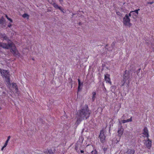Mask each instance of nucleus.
<instances>
[{"label": "nucleus", "instance_id": "obj_24", "mask_svg": "<svg viewBox=\"0 0 154 154\" xmlns=\"http://www.w3.org/2000/svg\"><path fill=\"white\" fill-rule=\"evenodd\" d=\"M116 14L117 15H119V16H121V14L119 12H116Z\"/></svg>", "mask_w": 154, "mask_h": 154}, {"label": "nucleus", "instance_id": "obj_39", "mask_svg": "<svg viewBox=\"0 0 154 154\" xmlns=\"http://www.w3.org/2000/svg\"><path fill=\"white\" fill-rule=\"evenodd\" d=\"M80 23H79V25H80Z\"/></svg>", "mask_w": 154, "mask_h": 154}, {"label": "nucleus", "instance_id": "obj_17", "mask_svg": "<svg viewBox=\"0 0 154 154\" xmlns=\"http://www.w3.org/2000/svg\"><path fill=\"white\" fill-rule=\"evenodd\" d=\"M53 6L56 9H58L59 7L57 4L54 2L53 4Z\"/></svg>", "mask_w": 154, "mask_h": 154}, {"label": "nucleus", "instance_id": "obj_15", "mask_svg": "<svg viewBox=\"0 0 154 154\" xmlns=\"http://www.w3.org/2000/svg\"><path fill=\"white\" fill-rule=\"evenodd\" d=\"M132 117H131L130 119L127 120H122V123L124 124L126 122H131L132 121Z\"/></svg>", "mask_w": 154, "mask_h": 154}, {"label": "nucleus", "instance_id": "obj_36", "mask_svg": "<svg viewBox=\"0 0 154 154\" xmlns=\"http://www.w3.org/2000/svg\"><path fill=\"white\" fill-rule=\"evenodd\" d=\"M104 151H105V150H106V149H105V148L104 149Z\"/></svg>", "mask_w": 154, "mask_h": 154}, {"label": "nucleus", "instance_id": "obj_8", "mask_svg": "<svg viewBox=\"0 0 154 154\" xmlns=\"http://www.w3.org/2000/svg\"><path fill=\"white\" fill-rule=\"evenodd\" d=\"M110 76V75L108 74H105L104 75V79L106 83H108L111 85H112V82Z\"/></svg>", "mask_w": 154, "mask_h": 154}, {"label": "nucleus", "instance_id": "obj_3", "mask_svg": "<svg viewBox=\"0 0 154 154\" xmlns=\"http://www.w3.org/2000/svg\"><path fill=\"white\" fill-rule=\"evenodd\" d=\"M130 81V73L128 71L125 70L123 75V79L122 81V84L121 87L124 86L125 84L128 85Z\"/></svg>", "mask_w": 154, "mask_h": 154}, {"label": "nucleus", "instance_id": "obj_12", "mask_svg": "<svg viewBox=\"0 0 154 154\" xmlns=\"http://www.w3.org/2000/svg\"><path fill=\"white\" fill-rule=\"evenodd\" d=\"M139 9H137L135 10L134 11H130V13H129V15L130 17H131V15L133 13H135V14L134 15V16H135V17H136L138 15V11L140 10Z\"/></svg>", "mask_w": 154, "mask_h": 154}, {"label": "nucleus", "instance_id": "obj_29", "mask_svg": "<svg viewBox=\"0 0 154 154\" xmlns=\"http://www.w3.org/2000/svg\"><path fill=\"white\" fill-rule=\"evenodd\" d=\"M8 143H5L4 145V147H5L7 145Z\"/></svg>", "mask_w": 154, "mask_h": 154}, {"label": "nucleus", "instance_id": "obj_28", "mask_svg": "<svg viewBox=\"0 0 154 154\" xmlns=\"http://www.w3.org/2000/svg\"><path fill=\"white\" fill-rule=\"evenodd\" d=\"M135 13H133L131 15V16H132L133 17H135V16H134V15L135 14Z\"/></svg>", "mask_w": 154, "mask_h": 154}, {"label": "nucleus", "instance_id": "obj_7", "mask_svg": "<svg viewBox=\"0 0 154 154\" xmlns=\"http://www.w3.org/2000/svg\"><path fill=\"white\" fill-rule=\"evenodd\" d=\"M147 139L144 140V144L148 149H150L152 146V140H150L149 137Z\"/></svg>", "mask_w": 154, "mask_h": 154}, {"label": "nucleus", "instance_id": "obj_33", "mask_svg": "<svg viewBox=\"0 0 154 154\" xmlns=\"http://www.w3.org/2000/svg\"><path fill=\"white\" fill-rule=\"evenodd\" d=\"M80 152H81V153H84V151H83V150H81L80 151Z\"/></svg>", "mask_w": 154, "mask_h": 154}, {"label": "nucleus", "instance_id": "obj_10", "mask_svg": "<svg viewBox=\"0 0 154 154\" xmlns=\"http://www.w3.org/2000/svg\"><path fill=\"white\" fill-rule=\"evenodd\" d=\"M124 129L122 128V126H121L120 127L118 128V136L121 137L123 133Z\"/></svg>", "mask_w": 154, "mask_h": 154}, {"label": "nucleus", "instance_id": "obj_31", "mask_svg": "<svg viewBox=\"0 0 154 154\" xmlns=\"http://www.w3.org/2000/svg\"><path fill=\"white\" fill-rule=\"evenodd\" d=\"M11 26H12V25L11 24H9L8 25V27H10V28L11 27Z\"/></svg>", "mask_w": 154, "mask_h": 154}, {"label": "nucleus", "instance_id": "obj_4", "mask_svg": "<svg viewBox=\"0 0 154 154\" xmlns=\"http://www.w3.org/2000/svg\"><path fill=\"white\" fill-rule=\"evenodd\" d=\"M2 75L3 77L5 78V81L8 86H10L11 84L10 82V75L9 72L7 70H3L1 72Z\"/></svg>", "mask_w": 154, "mask_h": 154}, {"label": "nucleus", "instance_id": "obj_2", "mask_svg": "<svg viewBox=\"0 0 154 154\" xmlns=\"http://www.w3.org/2000/svg\"><path fill=\"white\" fill-rule=\"evenodd\" d=\"M90 112L87 106L85 109L83 108L80 110L77 113V115L82 119L85 118L87 119L90 116Z\"/></svg>", "mask_w": 154, "mask_h": 154}, {"label": "nucleus", "instance_id": "obj_14", "mask_svg": "<svg viewBox=\"0 0 154 154\" xmlns=\"http://www.w3.org/2000/svg\"><path fill=\"white\" fill-rule=\"evenodd\" d=\"M78 91L79 92L81 89V88H80V87L81 85H82L83 83H82L81 84V83L80 79H78Z\"/></svg>", "mask_w": 154, "mask_h": 154}, {"label": "nucleus", "instance_id": "obj_1", "mask_svg": "<svg viewBox=\"0 0 154 154\" xmlns=\"http://www.w3.org/2000/svg\"><path fill=\"white\" fill-rule=\"evenodd\" d=\"M0 46L6 49L10 48L11 51L14 56H19V54L17 50L15 44L10 39H8L7 44L0 42Z\"/></svg>", "mask_w": 154, "mask_h": 154}, {"label": "nucleus", "instance_id": "obj_23", "mask_svg": "<svg viewBox=\"0 0 154 154\" xmlns=\"http://www.w3.org/2000/svg\"><path fill=\"white\" fill-rule=\"evenodd\" d=\"M5 34H2L1 33H0V38H2L4 36V35Z\"/></svg>", "mask_w": 154, "mask_h": 154}, {"label": "nucleus", "instance_id": "obj_37", "mask_svg": "<svg viewBox=\"0 0 154 154\" xmlns=\"http://www.w3.org/2000/svg\"><path fill=\"white\" fill-rule=\"evenodd\" d=\"M93 152V151H92L91 152V153H92Z\"/></svg>", "mask_w": 154, "mask_h": 154}, {"label": "nucleus", "instance_id": "obj_20", "mask_svg": "<svg viewBox=\"0 0 154 154\" xmlns=\"http://www.w3.org/2000/svg\"><path fill=\"white\" fill-rule=\"evenodd\" d=\"M3 19L4 18L3 17H2L1 19H0V24H2L3 23Z\"/></svg>", "mask_w": 154, "mask_h": 154}, {"label": "nucleus", "instance_id": "obj_35", "mask_svg": "<svg viewBox=\"0 0 154 154\" xmlns=\"http://www.w3.org/2000/svg\"><path fill=\"white\" fill-rule=\"evenodd\" d=\"M5 147H4V146L2 148V150Z\"/></svg>", "mask_w": 154, "mask_h": 154}, {"label": "nucleus", "instance_id": "obj_5", "mask_svg": "<svg viewBox=\"0 0 154 154\" xmlns=\"http://www.w3.org/2000/svg\"><path fill=\"white\" fill-rule=\"evenodd\" d=\"M130 17L128 14H126L123 19V23L125 26H128L129 27L131 26V23H130V19L129 18Z\"/></svg>", "mask_w": 154, "mask_h": 154}, {"label": "nucleus", "instance_id": "obj_30", "mask_svg": "<svg viewBox=\"0 0 154 154\" xmlns=\"http://www.w3.org/2000/svg\"><path fill=\"white\" fill-rule=\"evenodd\" d=\"M60 4H62L63 2V0H59Z\"/></svg>", "mask_w": 154, "mask_h": 154}, {"label": "nucleus", "instance_id": "obj_32", "mask_svg": "<svg viewBox=\"0 0 154 154\" xmlns=\"http://www.w3.org/2000/svg\"><path fill=\"white\" fill-rule=\"evenodd\" d=\"M11 138V136H8V139H7V140H9V139H10V138Z\"/></svg>", "mask_w": 154, "mask_h": 154}, {"label": "nucleus", "instance_id": "obj_18", "mask_svg": "<svg viewBox=\"0 0 154 154\" xmlns=\"http://www.w3.org/2000/svg\"><path fill=\"white\" fill-rule=\"evenodd\" d=\"M12 86L14 87V88H16V89H17V85L16 83H12L11 84Z\"/></svg>", "mask_w": 154, "mask_h": 154}, {"label": "nucleus", "instance_id": "obj_9", "mask_svg": "<svg viewBox=\"0 0 154 154\" xmlns=\"http://www.w3.org/2000/svg\"><path fill=\"white\" fill-rule=\"evenodd\" d=\"M55 151V148H54L52 150L51 149H47L44 152L46 154H54Z\"/></svg>", "mask_w": 154, "mask_h": 154}, {"label": "nucleus", "instance_id": "obj_21", "mask_svg": "<svg viewBox=\"0 0 154 154\" xmlns=\"http://www.w3.org/2000/svg\"><path fill=\"white\" fill-rule=\"evenodd\" d=\"M22 17L23 18H26L29 17V15L26 14H23Z\"/></svg>", "mask_w": 154, "mask_h": 154}, {"label": "nucleus", "instance_id": "obj_34", "mask_svg": "<svg viewBox=\"0 0 154 154\" xmlns=\"http://www.w3.org/2000/svg\"><path fill=\"white\" fill-rule=\"evenodd\" d=\"M8 141H9V140H7L6 141L5 143H8Z\"/></svg>", "mask_w": 154, "mask_h": 154}, {"label": "nucleus", "instance_id": "obj_26", "mask_svg": "<svg viewBox=\"0 0 154 154\" xmlns=\"http://www.w3.org/2000/svg\"><path fill=\"white\" fill-rule=\"evenodd\" d=\"M154 3V2L153 1L152 2H147V4H152Z\"/></svg>", "mask_w": 154, "mask_h": 154}, {"label": "nucleus", "instance_id": "obj_22", "mask_svg": "<svg viewBox=\"0 0 154 154\" xmlns=\"http://www.w3.org/2000/svg\"><path fill=\"white\" fill-rule=\"evenodd\" d=\"M5 17H6V18H7V19L8 20H10V22H12V21H12V20L11 19V18H9V17H8V16H7V15H6H6H5Z\"/></svg>", "mask_w": 154, "mask_h": 154}, {"label": "nucleus", "instance_id": "obj_38", "mask_svg": "<svg viewBox=\"0 0 154 154\" xmlns=\"http://www.w3.org/2000/svg\"><path fill=\"white\" fill-rule=\"evenodd\" d=\"M1 109V108L0 107V110Z\"/></svg>", "mask_w": 154, "mask_h": 154}, {"label": "nucleus", "instance_id": "obj_11", "mask_svg": "<svg viewBox=\"0 0 154 154\" xmlns=\"http://www.w3.org/2000/svg\"><path fill=\"white\" fill-rule=\"evenodd\" d=\"M143 134L144 135L145 137H147V138L149 137V135L148 133V131L146 127H145L143 130Z\"/></svg>", "mask_w": 154, "mask_h": 154}, {"label": "nucleus", "instance_id": "obj_19", "mask_svg": "<svg viewBox=\"0 0 154 154\" xmlns=\"http://www.w3.org/2000/svg\"><path fill=\"white\" fill-rule=\"evenodd\" d=\"M3 39L6 40H7L8 39H9L8 38V37L5 34L4 35V36L3 37V38H2Z\"/></svg>", "mask_w": 154, "mask_h": 154}, {"label": "nucleus", "instance_id": "obj_6", "mask_svg": "<svg viewBox=\"0 0 154 154\" xmlns=\"http://www.w3.org/2000/svg\"><path fill=\"white\" fill-rule=\"evenodd\" d=\"M99 138L101 142L103 143L105 142L106 139V136L104 134V131L103 130H102L100 132L99 135Z\"/></svg>", "mask_w": 154, "mask_h": 154}, {"label": "nucleus", "instance_id": "obj_13", "mask_svg": "<svg viewBox=\"0 0 154 154\" xmlns=\"http://www.w3.org/2000/svg\"><path fill=\"white\" fill-rule=\"evenodd\" d=\"M135 151L134 149H127L126 153L127 154H134Z\"/></svg>", "mask_w": 154, "mask_h": 154}, {"label": "nucleus", "instance_id": "obj_25", "mask_svg": "<svg viewBox=\"0 0 154 154\" xmlns=\"http://www.w3.org/2000/svg\"><path fill=\"white\" fill-rule=\"evenodd\" d=\"M111 88L113 89H114V91H115V89H116V86H112L111 87Z\"/></svg>", "mask_w": 154, "mask_h": 154}, {"label": "nucleus", "instance_id": "obj_16", "mask_svg": "<svg viewBox=\"0 0 154 154\" xmlns=\"http://www.w3.org/2000/svg\"><path fill=\"white\" fill-rule=\"evenodd\" d=\"M92 101H94L95 99L96 93L95 92L93 91L92 93Z\"/></svg>", "mask_w": 154, "mask_h": 154}, {"label": "nucleus", "instance_id": "obj_27", "mask_svg": "<svg viewBox=\"0 0 154 154\" xmlns=\"http://www.w3.org/2000/svg\"><path fill=\"white\" fill-rule=\"evenodd\" d=\"M58 9H59L62 12H63V9L61 8L60 7H59L58 8Z\"/></svg>", "mask_w": 154, "mask_h": 154}]
</instances>
